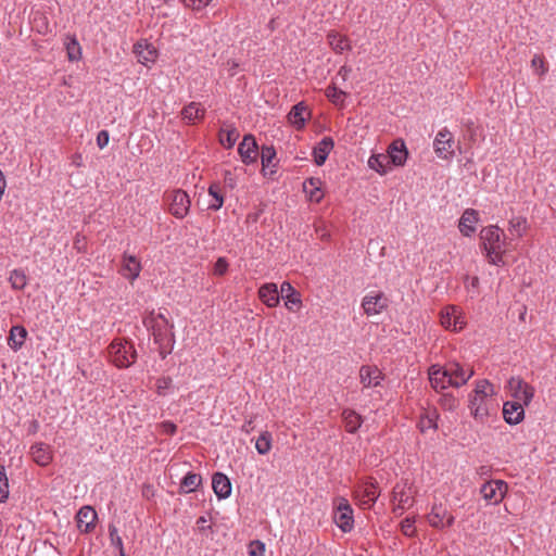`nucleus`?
Segmentation results:
<instances>
[{"instance_id":"6e6d98bb","label":"nucleus","mask_w":556,"mask_h":556,"mask_svg":"<svg viewBox=\"0 0 556 556\" xmlns=\"http://www.w3.org/2000/svg\"><path fill=\"white\" fill-rule=\"evenodd\" d=\"M170 384H172L170 378H167V377L160 378L156 381L157 393L161 395L165 394V391L170 387Z\"/></svg>"},{"instance_id":"c85d7f7f","label":"nucleus","mask_w":556,"mask_h":556,"mask_svg":"<svg viewBox=\"0 0 556 556\" xmlns=\"http://www.w3.org/2000/svg\"><path fill=\"white\" fill-rule=\"evenodd\" d=\"M33 460L39 466H47L52 460L49 445L45 443H36L30 447Z\"/></svg>"},{"instance_id":"a211bd4d","label":"nucleus","mask_w":556,"mask_h":556,"mask_svg":"<svg viewBox=\"0 0 556 556\" xmlns=\"http://www.w3.org/2000/svg\"><path fill=\"white\" fill-rule=\"evenodd\" d=\"M428 375L430 384L433 389L444 390L448 387H452V380L446 367L432 365L428 370Z\"/></svg>"},{"instance_id":"423d86ee","label":"nucleus","mask_w":556,"mask_h":556,"mask_svg":"<svg viewBox=\"0 0 556 556\" xmlns=\"http://www.w3.org/2000/svg\"><path fill=\"white\" fill-rule=\"evenodd\" d=\"M426 519L430 527L438 530L450 528L455 522V516L442 502H434L432 504L430 511L426 515Z\"/></svg>"},{"instance_id":"dca6fc26","label":"nucleus","mask_w":556,"mask_h":556,"mask_svg":"<svg viewBox=\"0 0 556 556\" xmlns=\"http://www.w3.org/2000/svg\"><path fill=\"white\" fill-rule=\"evenodd\" d=\"M412 490L406 484H396L393 489V510L404 511L413 505Z\"/></svg>"},{"instance_id":"58836bf2","label":"nucleus","mask_w":556,"mask_h":556,"mask_svg":"<svg viewBox=\"0 0 556 556\" xmlns=\"http://www.w3.org/2000/svg\"><path fill=\"white\" fill-rule=\"evenodd\" d=\"M202 478L198 473L189 472L185 476L180 483V490L182 493H190L197 490L201 484Z\"/></svg>"},{"instance_id":"b1692460","label":"nucleus","mask_w":556,"mask_h":556,"mask_svg":"<svg viewBox=\"0 0 556 556\" xmlns=\"http://www.w3.org/2000/svg\"><path fill=\"white\" fill-rule=\"evenodd\" d=\"M134 52L137 55L138 62L148 65L154 63L157 58V51L152 43L141 40L134 46Z\"/></svg>"},{"instance_id":"2eb2a0df","label":"nucleus","mask_w":556,"mask_h":556,"mask_svg":"<svg viewBox=\"0 0 556 556\" xmlns=\"http://www.w3.org/2000/svg\"><path fill=\"white\" fill-rule=\"evenodd\" d=\"M358 376L363 389L377 388L381 384V381L383 380L382 371L378 367L370 365H363L359 368Z\"/></svg>"},{"instance_id":"f3484780","label":"nucleus","mask_w":556,"mask_h":556,"mask_svg":"<svg viewBox=\"0 0 556 556\" xmlns=\"http://www.w3.org/2000/svg\"><path fill=\"white\" fill-rule=\"evenodd\" d=\"M479 220L480 217L478 211L473 208L465 210L458 220L459 232L464 237H471L477 230Z\"/></svg>"},{"instance_id":"864d4df0","label":"nucleus","mask_w":556,"mask_h":556,"mask_svg":"<svg viewBox=\"0 0 556 556\" xmlns=\"http://www.w3.org/2000/svg\"><path fill=\"white\" fill-rule=\"evenodd\" d=\"M182 3L192 10H202L207 7L212 0H181Z\"/></svg>"},{"instance_id":"0eeeda50","label":"nucleus","mask_w":556,"mask_h":556,"mask_svg":"<svg viewBox=\"0 0 556 556\" xmlns=\"http://www.w3.org/2000/svg\"><path fill=\"white\" fill-rule=\"evenodd\" d=\"M506 388L508 395L513 397V400L521 402L526 406L531 403L534 396V388L520 377H511Z\"/></svg>"},{"instance_id":"37998d69","label":"nucleus","mask_w":556,"mask_h":556,"mask_svg":"<svg viewBox=\"0 0 556 556\" xmlns=\"http://www.w3.org/2000/svg\"><path fill=\"white\" fill-rule=\"evenodd\" d=\"M238 137H239V132L235 128L222 129L219 132V141L227 149H230L233 147Z\"/></svg>"},{"instance_id":"c9c22d12","label":"nucleus","mask_w":556,"mask_h":556,"mask_svg":"<svg viewBox=\"0 0 556 556\" xmlns=\"http://www.w3.org/2000/svg\"><path fill=\"white\" fill-rule=\"evenodd\" d=\"M342 418H343L345 430L350 433L356 432L363 422L362 416L358 415L353 409H344L342 413Z\"/></svg>"},{"instance_id":"cd10ccee","label":"nucleus","mask_w":556,"mask_h":556,"mask_svg":"<svg viewBox=\"0 0 556 556\" xmlns=\"http://www.w3.org/2000/svg\"><path fill=\"white\" fill-rule=\"evenodd\" d=\"M212 486L218 498H227L231 494V483L228 477L222 472H216L213 476Z\"/></svg>"},{"instance_id":"473e14b6","label":"nucleus","mask_w":556,"mask_h":556,"mask_svg":"<svg viewBox=\"0 0 556 556\" xmlns=\"http://www.w3.org/2000/svg\"><path fill=\"white\" fill-rule=\"evenodd\" d=\"M328 45L336 53H342L351 50V43L346 36L341 35L337 31H330L327 35Z\"/></svg>"},{"instance_id":"5701e85b","label":"nucleus","mask_w":556,"mask_h":556,"mask_svg":"<svg viewBox=\"0 0 556 556\" xmlns=\"http://www.w3.org/2000/svg\"><path fill=\"white\" fill-rule=\"evenodd\" d=\"M526 405L518 401H507L503 405V416L506 422L510 425L519 424L525 417Z\"/></svg>"},{"instance_id":"a19ab883","label":"nucleus","mask_w":556,"mask_h":556,"mask_svg":"<svg viewBox=\"0 0 556 556\" xmlns=\"http://www.w3.org/2000/svg\"><path fill=\"white\" fill-rule=\"evenodd\" d=\"M326 97L336 105H343L346 92L337 88L336 85H330L325 90Z\"/></svg>"},{"instance_id":"a878e982","label":"nucleus","mask_w":556,"mask_h":556,"mask_svg":"<svg viewBox=\"0 0 556 556\" xmlns=\"http://www.w3.org/2000/svg\"><path fill=\"white\" fill-rule=\"evenodd\" d=\"M388 156L391 165L403 166L408 156L405 142L401 139L394 140L388 149Z\"/></svg>"},{"instance_id":"79ce46f5","label":"nucleus","mask_w":556,"mask_h":556,"mask_svg":"<svg viewBox=\"0 0 556 556\" xmlns=\"http://www.w3.org/2000/svg\"><path fill=\"white\" fill-rule=\"evenodd\" d=\"M271 434L263 431L255 442V448L261 455H266L271 450Z\"/></svg>"},{"instance_id":"de8ad7c7","label":"nucleus","mask_w":556,"mask_h":556,"mask_svg":"<svg viewBox=\"0 0 556 556\" xmlns=\"http://www.w3.org/2000/svg\"><path fill=\"white\" fill-rule=\"evenodd\" d=\"M437 416L433 412L432 415L428 414L420 418L418 426L421 432H426L429 429H435L437 428Z\"/></svg>"},{"instance_id":"13d9d810","label":"nucleus","mask_w":556,"mask_h":556,"mask_svg":"<svg viewBox=\"0 0 556 556\" xmlns=\"http://www.w3.org/2000/svg\"><path fill=\"white\" fill-rule=\"evenodd\" d=\"M160 427L164 433L169 434V435L175 434V432L177 430V426L175 424H173L172 421H163L160 425Z\"/></svg>"},{"instance_id":"0e129e2a","label":"nucleus","mask_w":556,"mask_h":556,"mask_svg":"<svg viewBox=\"0 0 556 556\" xmlns=\"http://www.w3.org/2000/svg\"><path fill=\"white\" fill-rule=\"evenodd\" d=\"M206 518L205 517H200L198 520H197V525L199 527L200 530H204L205 527L204 525L206 523Z\"/></svg>"},{"instance_id":"20e7f679","label":"nucleus","mask_w":556,"mask_h":556,"mask_svg":"<svg viewBox=\"0 0 556 556\" xmlns=\"http://www.w3.org/2000/svg\"><path fill=\"white\" fill-rule=\"evenodd\" d=\"M110 361L118 368H127L137 359L134 343L125 339H115L108 348Z\"/></svg>"},{"instance_id":"412c9836","label":"nucleus","mask_w":556,"mask_h":556,"mask_svg":"<svg viewBox=\"0 0 556 556\" xmlns=\"http://www.w3.org/2000/svg\"><path fill=\"white\" fill-rule=\"evenodd\" d=\"M141 263L131 254L125 253L122 258L121 274L132 283L140 275Z\"/></svg>"},{"instance_id":"ddd939ff","label":"nucleus","mask_w":556,"mask_h":556,"mask_svg":"<svg viewBox=\"0 0 556 556\" xmlns=\"http://www.w3.org/2000/svg\"><path fill=\"white\" fill-rule=\"evenodd\" d=\"M454 138L446 128L441 129L433 141L434 152L442 160H450L454 155Z\"/></svg>"},{"instance_id":"09e8293b","label":"nucleus","mask_w":556,"mask_h":556,"mask_svg":"<svg viewBox=\"0 0 556 556\" xmlns=\"http://www.w3.org/2000/svg\"><path fill=\"white\" fill-rule=\"evenodd\" d=\"M276 156V151L273 147H263L261 152L263 170L271 165L273 160Z\"/></svg>"},{"instance_id":"bf43d9fd","label":"nucleus","mask_w":556,"mask_h":556,"mask_svg":"<svg viewBox=\"0 0 556 556\" xmlns=\"http://www.w3.org/2000/svg\"><path fill=\"white\" fill-rule=\"evenodd\" d=\"M352 70L351 67L346 66V65H343L339 68L338 71V76L342 78L343 81L348 80L350 74H351Z\"/></svg>"},{"instance_id":"bb28decb","label":"nucleus","mask_w":556,"mask_h":556,"mask_svg":"<svg viewBox=\"0 0 556 556\" xmlns=\"http://www.w3.org/2000/svg\"><path fill=\"white\" fill-rule=\"evenodd\" d=\"M311 113L307 106L300 102L295 104L288 114L289 123L294 126L296 129H301L304 127L306 121L309 118Z\"/></svg>"},{"instance_id":"680f3d73","label":"nucleus","mask_w":556,"mask_h":556,"mask_svg":"<svg viewBox=\"0 0 556 556\" xmlns=\"http://www.w3.org/2000/svg\"><path fill=\"white\" fill-rule=\"evenodd\" d=\"M5 187H7L5 178L3 176V173L0 170V200L2 199Z\"/></svg>"},{"instance_id":"49530a36","label":"nucleus","mask_w":556,"mask_h":556,"mask_svg":"<svg viewBox=\"0 0 556 556\" xmlns=\"http://www.w3.org/2000/svg\"><path fill=\"white\" fill-rule=\"evenodd\" d=\"M415 517H407L400 523L401 532L406 536H414L416 533Z\"/></svg>"},{"instance_id":"f8f14e48","label":"nucleus","mask_w":556,"mask_h":556,"mask_svg":"<svg viewBox=\"0 0 556 556\" xmlns=\"http://www.w3.org/2000/svg\"><path fill=\"white\" fill-rule=\"evenodd\" d=\"M508 491V485L503 480H491L482 484L480 493L489 504H500Z\"/></svg>"},{"instance_id":"5fc2aeb1","label":"nucleus","mask_w":556,"mask_h":556,"mask_svg":"<svg viewBox=\"0 0 556 556\" xmlns=\"http://www.w3.org/2000/svg\"><path fill=\"white\" fill-rule=\"evenodd\" d=\"M109 532H110V538H111L112 544L115 545L118 549H122V547H124L123 541H122V538L117 533V529L114 526H110Z\"/></svg>"},{"instance_id":"2f4dec72","label":"nucleus","mask_w":556,"mask_h":556,"mask_svg":"<svg viewBox=\"0 0 556 556\" xmlns=\"http://www.w3.org/2000/svg\"><path fill=\"white\" fill-rule=\"evenodd\" d=\"M367 164L370 169L377 172L379 175H386L391 170V163L388 154H372L368 159Z\"/></svg>"},{"instance_id":"4d7b16f0","label":"nucleus","mask_w":556,"mask_h":556,"mask_svg":"<svg viewBox=\"0 0 556 556\" xmlns=\"http://www.w3.org/2000/svg\"><path fill=\"white\" fill-rule=\"evenodd\" d=\"M110 135L106 130H101L97 136V144L100 149L105 148L109 144Z\"/></svg>"},{"instance_id":"9d476101","label":"nucleus","mask_w":556,"mask_h":556,"mask_svg":"<svg viewBox=\"0 0 556 556\" xmlns=\"http://www.w3.org/2000/svg\"><path fill=\"white\" fill-rule=\"evenodd\" d=\"M441 325L451 331H460L466 326V319L463 311L455 305H448L441 311Z\"/></svg>"},{"instance_id":"aec40b11","label":"nucleus","mask_w":556,"mask_h":556,"mask_svg":"<svg viewBox=\"0 0 556 556\" xmlns=\"http://www.w3.org/2000/svg\"><path fill=\"white\" fill-rule=\"evenodd\" d=\"M447 372L452 380V387L459 388L467 383L473 376V369L470 367H463L458 363H450L446 366Z\"/></svg>"},{"instance_id":"c03bdc74","label":"nucleus","mask_w":556,"mask_h":556,"mask_svg":"<svg viewBox=\"0 0 556 556\" xmlns=\"http://www.w3.org/2000/svg\"><path fill=\"white\" fill-rule=\"evenodd\" d=\"M9 280L12 288L16 290H22L26 286V275L24 270L21 269H14L11 271Z\"/></svg>"},{"instance_id":"603ef678","label":"nucleus","mask_w":556,"mask_h":556,"mask_svg":"<svg viewBox=\"0 0 556 556\" xmlns=\"http://www.w3.org/2000/svg\"><path fill=\"white\" fill-rule=\"evenodd\" d=\"M228 262L225 257H218L214 264L213 274L216 276H223L227 273Z\"/></svg>"},{"instance_id":"4c0bfd02","label":"nucleus","mask_w":556,"mask_h":556,"mask_svg":"<svg viewBox=\"0 0 556 556\" xmlns=\"http://www.w3.org/2000/svg\"><path fill=\"white\" fill-rule=\"evenodd\" d=\"M528 230V222L526 217L515 216L508 222V231L510 235L521 238Z\"/></svg>"},{"instance_id":"e433bc0d","label":"nucleus","mask_w":556,"mask_h":556,"mask_svg":"<svg viewBox=\"0 0 556 556\" xmlns=\"http://www.w3.org/2000/svg\"><path fill=\"white\" fill-rule=\"evenodd\" d=\"M208 195L212 200L208 203V210L218 211L224 205L223 187L218 182H213L208 187Z\"/></svg>"},{"instance_id":"e2e57ef3","label":"nucleus","mask_w":556,"mask_h":556,"mask_svg":"<svg viewBox=\"0 0 556 556\" xmlns=\"http://www.w3.org/2000/svg\"><path fill=\"white\" fill-rule=\"evenodd\" d=\"M63 45H64V50L66 52V56L70 59V35L68 34L64 35Z\"/></svg>"},{"instance_id":"f704fd0d","label":"nucleus","mask_w":556,"mask_h":556,"mask_svg":"<svg viewBox=\"0 0 556 556\" xmlns=\"http://www.w3.org/2000/svg\"><path fill=\"white\" fill-rule=\"evenodd\" d=\"M204 114L205 110L197 102L189 103L181 111L182 118L188 123H194L195 121L202 119Z\"/></svg>"},{"instance_id":"f03ea898","label":"nucleus","mask_w":556,"mask_h":556,"mask_svg":"<svg viewBox=\"0 0 556 556\" xmlns=\"http://www.w3.org/2000/svg\"><path fill=\"white\" fill-rule=\"evenodd\" d=\"M144 326L151 330L154 342L160 345L163 352H170L174 342L175 333L173 331L174 325L169 321L166 315L162 312L151 311L143 317Z\"/></svg>"},{"instance_id":"7c9ffc66","label":"nucleus","mask_w":556,"mask_h":556,"mask_svg":"<svg viewBox=\"0 0 556 556\" xmlns=\"http://www.w3.org/2000/svg\"><path fill=\"white\" fill-rule=\"evenodd\" d=\"M303 189L307 193L309 201L319 203L324 198L321 190V180L319 178H308L303 182Z\"/></svg>"},{"instance_id":"6ab92c4d","label":"nucleus","mask_w":556,"mask_h":556,"mask_svg":"<svg viewBox=\"0 0 556 556\" xmlns=\"http://www.w3.org/2000/svg\"><path fill=\"white\" fill-rule=\"evenodd\" d=\"M98 516L91 506H84L76 515V525L81 533H89L96 527Z\"/></svg>"},{"instance_id":"c756f323","label":"nucleus","mask_w":556,"mask_h":556,"mask_svg":"<svg viewBox=\"0 0 556 556\" xmlns=\"http://www.w3.org/2000/svg\"><path fill=\"white\" fill-rule=\"evenodd\" d=\"M333 146V140L330 137H325L317 147L314 148L313 155L316 165L320 166L326 162Z\"/></svg>"},{"instance_id":"1a4fd4ad","label":"nucleus","mask_w":556,"mask_h":556,"mask_svg":"<svg viewBox=\"0 0 556 556\" xmlns=\"http://www.w3.org/2000/svg\"><path fill=\"white\" fill-rule=\"evenodd\" d=\"M389 306V299L383 292H369L362 300V308L368 317L383 313Z\"/></svg>"},{"instance_id":"052dcab7","label":"nucleus","mask_w":556,"mask_h":556,"mask_svg":"<svg viewBox=\"0 0 556 556\" xmlns=\"http://www.w3.org/2000/svg\"><path fill=\"white\" fill-rule=\"evenodd\" d=\"M39 429V424L37 420H31L29 422V426H28V429H27V432L28 434H35Z\"/></svg>"},{"instance_id":"393cba45","label":"nucleus","mask_w":556,"mask_h":556,"mask_svg":"<svg viewBox=\"0 0 556 556\" xmlns=\"http://www.w3.org/2000/svg\"><path fill=\"white\" fill-rule=\"evenodd\" d=\"M280 291L274 282H267L260 287L258 298L267 307H276L280 302Z\"/></svg>"},{"instance_id":"338daca9","label":"nucleus","mask_w":556,"mask_h":556,"mask_svg":"<svg viewBox=\"0 0 556 556\" xmlns=\"http://www.w3.org/2000/svg\"><path fill=\"white\" fill-rule=\"evenodd\" d=\"M118 551H119V556H126V555H125L124 547H122V549H118Z\"/></svg>"},{"instance_id":"69168bd1","label":"nucleus","mask_w":556,"mask_h":556,"mask_svg":"<svg viewBox=\"0 0 556 556\" xmlns=\"http://www.w3.org/2000/svg\"><path fill=\"white\" fill-rule=\"evenodd\" d=\"M477 285H478V278L473 277L472 278V286L476 287Z\"/></svg>"},{"instance_id":"a18cd8bd","label":"nucleus","mask_w":556,"mask_h":556,"mask_svg":"<svg viewBox=\"0 0 556 556\" xmlns=\"http://www.w3.org/2000/svg\"><path fill=\"white\" fill-rule=\"evenodd\" d=\"M9 497V482L4 465L0 464V503H4Z\"/></svg>"},{"instance_id":"8fccbe9b","label":"nucleus","mask_w":556,"mask_h":556,"mask_svg":"<svg viewBox=\"0 0 556 556\" xmlns=\"http://www.w3.org/2000/svg\"><path fill=\"white\" fill-rule=\"evenodd\" d=\"M440 403L441 406L446 410H454L458 406V401L451 394H443Z\"/></svg>"},{"instance_id":"72a5a7b5","label":"nucleus","mask_w":556,"mask_h":556,"mask_svg":"<svg viewBox=\"0 0 556 556\" xmlns=\"http://www.w3.org/2000/svg\"><path fill=\"white\" fill-rule=\"evenodd\" d=\"M27 337V330L24 326L16 325L13 326L10 330L9 337H8V345L14 350H20Z\"/></svg>"},{"instance_id":"3c124183","label":"nucleus","mask_w":556,"mask_h":556,"mask_svg":"<svg viewBox=\"0 0 556 556\" xmlns=\"http://www.w3.org/2000/svg\"><path fill=\"white\" fill-rule=\"evenodd\" d=\"M265 554V544L261 541H253L249 544V555L250 556H264Z\"/></svg>"},{"instance_id":"4468645a","label":"nucleus","mask_w":556,"mask_h":556,"mask_svg":"<svg viewBox=\"0 0 556 556\" xmlns=\"http://www.w3.org/2000/svg\"><path fill=\"white\" fill-rule=\"evenodd\" d=\"M280 296L285 300V306L289 312L298 313L303 306L301 293L289 281L281 283Z\"/></svg>"},{"instance_id":"ea45409f","label":"nucleus","mask_w":556,"mask_h":556,"mask_svg":"<svg viewBox=\"0 0 556 556\" xmlns=\"http://www.w3.org/2000/svg\"><path fill=\"white\" fill-rule=\"evenodd\" d=\"M530 65L533 73L540 78L544 77L548 72V63L543 54H534Z\"/></svg>"},{"instance_id":"6e6552de","label":"nucleus","mask_w":556,"mask_h":556,"mask_svg":"<svg viewBox=\"0 0 556 556\" xmlns=\"http://www.w3.org/2000/svg\"><path fill=\"white\" fill-rule=\"evenodd\" d=\"M169 213L176 218H184L188 215L191 201L187 192L177 189L173 190L167 195Z\"/></svg>"},{"instance_id":"39448f33","label":"nucleus","mask_w":556,"mask_h":556,"mask_svg":"<svg viewBox=\"0 0 556 556\" xmlns=\"http://www.w3.org/2000/svg\"><path fill=\"white\" fill-rule=\"evenodd\" d=\"M332 518L343 532H350L354 528L353 508L345 497L340 496L333 500Z\"/></svg>"},{"instance_id":"7ed1b4c3","label":"nucleus","mask_w":556,"mask_h":556,"mask_svg":"<svg viewBox=\"0 0 556 556\" xmlns=\"http://www.w3.org/2000/svg\"><path fill=\"white\" fill-rule=\"evenodd\" d=\"M494 395V388L489 380L482 379L476 382L475 390L470 395L469 408L477 420H483L490 414V403Z\"/></svg>"},{"instance_id":"4be33fe9","label":"nucleus","mask_w":556,"mask_h":556,"mask_svg":"<svg viewBox=\"0 0 556 556\" xmlns=\"http://www.w3.org/2000/svg\"><path fill=\"white\" fill-rule=\"evenodd\" d=\"M238 152L244 164L254 163L258 155V147L253 136L247 135L239 144Z\"/></svg>"},{"instance_id":"774afa93","label":"nucleus","mask_w":556,"mask_h":556,"mask_svg":"<svg viewBox=\"0 0 556 556\" xmlns=\"http://www.w3.org/2000/svg\"><path fill=\"white\" fill-rule=\"evenodd\" d=\"M71 43H72V47H73V46H75V45H77L76 40H75V39H73V38H72V40H71Z\"/></svg>"},{"instance_id":"9b49d317","label":"nucleus","mask_w":556,"mask_h":556,"mask_svg":"<svg viewBox=\"0 0 556 556\" xmlns=\"http://www.w3.org/2000/svg\"><path fill=\"white\" fill-rule=\"evenodd\" d=\"M353 495L363 509H369L376 503L380 492L372 481H365L354 490Z\"/></svg>"},{"instance_id":"f257e3e1","label":"nucleus","mask_w":556,"mask_h":556,"mask_svg":"<svg viewBox=\"0 0 556 556\" xmlns=\"http://www.w3.org/2000/svg\"><path fill=\"white\" fill-rule=\"evenodd\" d=\"M481 247L490 264L505 265L507 245L503 230L496 225L483 227L480 231Z\"/></svg>"}]
</instances>
